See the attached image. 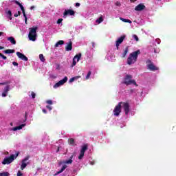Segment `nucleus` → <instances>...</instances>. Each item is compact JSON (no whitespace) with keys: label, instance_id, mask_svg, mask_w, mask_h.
I'll list each match as a JSON object with an SVG mask.
<instances>
[{"label":"nucleus","instance_id":"1","mask_svg":"<svg viewBox=\"0 0 176 176\" xmlns=\"http://www.w3.org/2000/svg\"><path fill=\"white\" fill-rule=\"evenodd\" d=\"M139 54H141V51L140 50L131 53L126 60L128 65H131L136 63L137 60H138Z\"/></svg>","mask_w":176,"mask_h":176},{"label":"nucleus","instance_id":"2","mask_svg":"<svg viewBox=\"0 0 176 176\" xmlns=\"http://www.w3.org/2000/svg\"><path fill=\"white\" fill-rule=\"evenodd\" d=\"M132 79H133V76L130 74H127L124 77V81L122 82V83L124 85H126V86H130V85H134L135 86H138V85H137V82H135V80H132Z\"/></svg>","mask_w":176,"mask_h":176},{"label":"nucleus","instance_id":"3","mask_svg":"<svg viewBox=\"0 0 176 176\" xmlns=\"http://www.w3.org/2000/svg\"><path fill=\"white\" fill-rule=\"evenodd\" d=\"M19 155H20V153L17 152L15 155L12 154L10 157H6L3 160L2 164L5 165V164H10V163H13V161L14 160V159H17V157L19 156Z\"/></svg>","mask_w":176,"mask_h":176},{"label":"nucleus","instance_id":"4","mask_svg":"<svg viewBox=\"0 0 176 176\" xmlns=\"http://www.w3.org/2000/svg\"><path fill=\"white\" fill-rule=\"evenodd\" d=\"M37 30H38V27L30 28V32L28 35L30 41H32V42H35V41H36Z\"/></svg>","mask_w":176,"mask_h":176},{"label":"nucleus","instance_id":"5","mask_svg":"<svg viewBox=\"0 0 176 176\" xmlns=\"http://www.w3.org/2000/svg\"><path fill=\"white\" fill-rule=\"evenodd\" d=\"M146 64H147V68L150 71H153V72L159 71V67L155 66V65H153V63H152L151 60L148 59L146 61Z\"/></svg>","mask_w":176,"mask_h":176},{"label":"nucleus","instance_id":"6","mask_svg":"<svg viewBox=\"0 0 176 176\" xmlns=\"http://www.w3.org/2000/svg\"><path fill=\"white\" fill-rule=\"evenodd\" d=\"M122 102L118 103V105H116L113 109V115L114 116H119L120 113L122 112Z\"/></svg>","mask_w":176,"mask_h":176},{"label":"nucleus","instance_id":"7","mask_svg":"<svg viewBox=\"0 0 176 176\" xmlns=\"http://www.w3.org/2000/svg\"><path fill=\"white\" fill-rule=\"evenodd\" d=\"M67 80H68V77L65 76L63 79L60 80L54 85V89H57V87H60V86H63V85H64L65 83H67Z\"/></svg>","mask_w":176,"mask_h":176},{"label":"nucleus","instance_id":"8","mask_svg":"<svg viewBox=\"0 0 176 176\" xmlns=\"http://www.w3.org/2000/svg\"><path fill=\"white\" fill-rule=\"evenodd\" d=\"M14 2L16 3V5H18V6L20 7L21 10L22 11V13L25 18V24H27V14H25V10L24 9V6H23V5H21V3L17 1H15Z\"/></svg>","mask_w":176,"mask_h":176},{"label":"nucleus","instance_id":"9","mask_svg":"<svg viewBox=\"0 0 176 176\" xmlns=\"http://www.w3.org/2000/svg\"><path fill=\"white\" fill-rule=\"evenodd\" d=\"M122 105L125 112V115H129V112H130V104L128 102H122Z\"/></svg>","mask_w":176,"mask_h":176},{"label":"nucleus","instance_id":"10","mask_svg":"<svg viewBox=\"0 0 176 176\" xmlns=\"http://www.w3.org/2000/svg\"><path fill=\"white\" fill-rule=\"evenodd\" d=\"M126 38V36L123 35L121 36L116 41V46L117 47V50H119V46L120 44L123 43V41H124Z\"/></svg>","mask_w":176,"mask_h":176},{"label":"nucleus","instance_id":"11","mask_svg":"<svg viewBox=\"0 0 176 176\" xmlns=\"http://www.w3.org/2000/svg\"><path fill=\"white\" fill-rule=\"evenodd\" d=\"M30 160V155H28L25 157L23 160L21 161V170H24L25 167H27L28 164L25 163V162Z\"/></svg>","mask_w":176,"mask_h":176},{"label":"nucleus","instance_id":"12","mask_svg":"<svg viewBox=\"0 0 176 176\" xmlns=\"http://www.w3.org/2000/svg\"><path fill=\"white\" fill-rule=\"evenodd\" d=\"M68 14H69V16H75V11H74V10H65L63 17H67Z\"/></svg>","mask_w":176,"mask_h":176},{"label":"nucleus","instance_id":"13","mask_svg":"<svg viewBox=\"0 0 176 176\" xmlns=\"http://www.w3.org/2000/svg\"><path fill=\"white\" fill-rule=\"evenodd\" d=\"M16 56L19 57V58H21V60H23V61H28V58L23 53L16 52Z\"/></svg>","mask_w":176,"mask_h":176},{"label":"nucleus","instance_id":"14","mask_svg":"<svg viewBox=\"0 0 176 176\" xmlns=\"http://www.w3.org/2000/svg\"><path fill=\"white\" fill-rule=\"evenodd\" d=\"M80 57H82V54L81 53H79L78 54H76L74 57L72 67H75L76 65V58H78V61H79V60H80Z\"/></svg>","mask_w":176,"mask_h":176},{"label":"nucleus","instance_id":"15","mask_svg":"<svg viewBox=\"0 0 176 176\" xmlns=\"http://www.w3.org/2000/svg\"><path fill=\"white\" fill-rule=\"evenodd\" d=\"M144 9H145V5L142 4V3L138 5L135 8V10H136V12H141V10H144Z\"/></svg>","mask_w":176,"mask_h":176},{"label":"nucleus","instance_id":"16","mask_svg":"<svg viewBox=\"0 0 176 176\" xmlns=\"http://www.w3.org/2000/svg\"><path fill=\"white\" fill-rule=\"evenodd\" d=\"M66 52H71L72 50V41H69L67 45L65 47Z\"/></svg>","mask_w":176,"mask_h":176},{"label":"nucleus","instance_id":"17","mask_svg":"<svg viewBox=\"0 0 176 176\" xmlns=\"http://www.w3.org/2000/svg\"><path fill=\"white\" fill-rule=\"evenodd\" d=\"M72 159H74V155H72L71 157H69V159L68 160L65 161L63 163L65 164H72V163L74 162L72 160Z\"/></svg>","mask_w":176,"mask_h":176},{"label":"nucleus","instance_id":"18","mask_svg":"<svg viewBox=\"0 0 176 176\" xmlns=\"http://www.w3.org/2000/svg\"><path fill=\"white\" fill-rule=\"evenodd\" d=\"M7 41H9L12 45H16V39H14V37L13 36L8 37Z\"/></svg>","mask_w":176,"mask_h":176},{"label":"nucleus","instance_id":"19","mask_svg":"<svg viewBox=\"0 0 176 176\" xmlns=\"http://www.w3.org/2000/svg\"><path fill=\"white\" fill-rule=\"evenodd\" d=\"M65 168H67V165H63V167L60 168V170L58 172H56L54 175H58V174H61V173H63Z\"/></svg>","mask_w":176,"mask_h":176},{"label":"nucleus","instance_id":"20","mask_svg":"<svg viewBox=\"0 0 176 176\" xmlns=\"http://www.w3.org/2000/svg\"><path fill=\"white\" fill-rule=\"evenodd\" d=\"M24 126H25V124H22L21 125L14 127L12 129V130H13V131H16V130H21V129H23V127H24Z\"/></svg>","mask_w":176,"mask_h":176},{"label":"nucleus","instance_id":"21","mask_svg":"<svg viewBox=\"0 0 176 176\" xmlns=\"http://www.w3.org/2000/svg\"><path fill=\"white\" fill-rule=\"evenodd\" d=\"M88 149V146L87 144H84L82 146V148L80 150V153H85V152H86Z\"/></svg>","mask_w":176,"mask_h":176},{"label":"nucleus","instance_id":"22","mask_svg":"<svg viewBox=\"0 0 176 176\" xmlns=\"http://www.w3.org/2000/svg\"><path fill=\"white\" fill-rule=\"evenodd\" d=\"M128 53H129V47H126L124 52H122V58H124V57H126V56Z\"/></svg>","mask_w":176,"mask_h":176},{"label":"nucleus","instance_id":"23","mask_svg":"<svg viewBox=\"0 0 176 176\" xmlns=\"http://www.w3.org/2000/svg\"><path fill=\"white\" fill-rule=\"evenodd\" d=\"M14 50H6L3 51V53L6 54H10L11 53H14Z\"/></svg>","mask_w":176,"mask_h":176},{"label":"nucleus","instance_id":"24","mask_svg":"<svg viewBox=\"0 0 176 176\" xmlns=\"http://www.w3.org/2000/svg\"><path fill=\"white\" fill-rule=\"evenodd\" d=\"M68 141H69V145H74V146L76 145V144H75V139H74V138H69V139L68 140Z\"/></svg>","mask_w":176,"mask_h":176},{"label":"nucleus","instance_id":"25","mask_svg":"<svg viewBox=\"0 0 176 176\" xmlns=\"http://www.w3.org/2000/svg\"><path fill=\"white\" fill-rule=\"evenodd\" d=\"M59 45H64V41L60 40L55 44V47H58Z\"/></svg>","mask_w":176,"mask_h":176},{"label":"nucleus","instance_id":"26","mask_svg":"<svg viewBox=\"0 0 176 176\" xmlns=\"http://www.w3.org/2000/svg\"><path fill=\"white\" fill-rule=\"evenodd\" d=\"M40 60L42 61V63H45L46 61V59H45V56H43V54L39 55Z\"/></svg>","mask_w":176,"mask_h":176},{"label":"nucleus","instance_id":"27","mask_svg":"<svg viewBox=\"0 0 176 176\" xmlns=\"http://www.w3.org/2000/svg\"><path fill=\"white\" fill-rule=\"evenodd\" d=\"M122 21H124V23H129V24H131V21L130 19H126L123 18H120Z\"/></svg>","mask_w":176,"mask_h":176},{"label":"nucleus","instance_id":"28","mask_svg":"<svg viewBox=\"0 0 176 176\" xmlns=\"http://www.w3.org/2000/svg\"><path fill=\"white\" fill-rule=\"evenodd\" d=\"M10 90V85H7L6 86V87L4 88V92L5 93H8V91Z\"/></svg>","mask_w":176,"mask_h":176},{"label":"nucleus","instance_id":"29","mask_svg":"<svg viewBox=\"0 0 176 176\" xmlns=\"http://www.w3.org/2000/svg\"><path fill=\"white\" fill-rule=\"evenodd\" d=\"M104 19H102V16L99 17V19L96 20V23L98 24H100V23H102Z\"/></svg>","mask_w":176,"mask_h":176},{"label":"nucleus","instance_id":"30","mask_svg":"<svg viewBox=\"0 0 176 176\" xmlns=\"http://www.w3.org/2000/svg\"><path fill=\"white\" fill-rule=\"evenodd\" d=\"M10 174L8 172L0 173V176H9Z\"/></svg>","mask_w":176,"mask_h":176},{"label":"nucleus","instance_id":"31","mask_svg":"<svg viewBox=\"0 0 176 176\" xmlns=\"http://www.w3.org/2000/svg\"><path fill=\"white\" fill-rule=\"evenodd\" d=\"M91 72L89 71V72H88L87 76L85 77L86 80H87L88 79L90 78V76H91Z\"/></svg>","mask_w":176,"mask_h":176},{"label":"nucleus","instance_id":"32","mask_svg":"<svg viewBox=\"0 0 176 176\" xmlns=\"http://www.w3.org/2000/svg\"><path fill=\"white\" fill-rule=\"evenodd\" d=\"M83 156H85V153L80 152V155L78 156L79 160H81V159H83Z\"/></svg>","mask_w":176,"mask_h":176},{"label":"nucleus","instance_id":"33","mask_svg":"<svg viewBox=\"0 0 176 176\" xmlns=\"http://www.w3.org/2000/svg\"><path fill=\"white\" fill-rule=\"evenodd\" d=\"M133 38L135 39V41H136V42H138V41H140V39L138 38V36H137L136 34H133Z\"/></svg>","mask_w":176,"mask_h":176},{"label":"nucleus","instance_id":"34","mask_svg":"<svg viewBox=\"0 0 176 176\" xmlns=\"http://www.w3.org/2000/svg\"><path fill=\"white\" fill-rule=\"evenodd\" d=\"M0 57H2L3 60H8V57L2 54V53H0Z\"/></svg>","mask_w":176,"mask_h":176},{"label":"nucleus","instance_id":"35","mask_svg":"<svg viewBox=\"0 0 176 176\" xmlns=\"http://www.w3.org/2000/svg\"><path fill=\"white\" fill-rule=\"evenodd\" d=\"M47 104H49L50 105H53V101L48 100L46 101Z\"/></svg>","mask_w":176,"mask_h":176},{"label":"nucleus","instance_id":"36","mask_svg":"<svg viewBox=\"0 0 176 176\" xmlns=\"http://www.w3.org/2000/svg\"><path fill=\"white\" fill-rule=\"evenodd\" d=\"M31 96H32V98H35V97H36V94H35V93H34V91H32Z\"/></svg>","mask_w":176,"mask_h":176},{"label":"nucleus","instance_id":"37","mask_svg":"<svg viewBox=\"0 0 176 176\" xmlns=\"http://www.w3.org/2000/svg\"><path fill=\"white\" fill-rule=\"evenodd\" d=\"M56 23H57V24H61V23H63V19H58Z\"/></svg>","mask_w":176,"mask_h":176},{"label":"nucleus","instance_id":"38","mask_svg":"<svg viewBox=\"0 0 176 176\" xmlns=\"http://www.w3.org/2000/svg\"><path fill=\"white\" fill-rule=\"evenodd\" d=\"M69 83H72V82H75V78L72 77V78L69 79Z\"/></svg>","mask_w":176,"mask_h":176},{"label":"nucleus","instance_id":"39","mask_svg":"<svg viewBox=\"0 0 176 176\" xmlns=\"http://www.w3.org/2000/svg\"><path fill=\"white\" fill-rule=\"evenodd\" d=\"M17 176H23V173H21V171L19 170L17 172V174H16Z\"/></svg>","mask_w":176,"mask_h":176},{"label":"nucleus","instance_id":"40","mask_svg":"<svg viewBox=\"0 0 176 176\" xmlns=\"http://www.w3.org/2000/svg\"><path fill=\"white\" fill-rule=\"evenodd\" d=\"M12 65L14 66V67H18L19 66V63L17 62H12Z\"/></svg>","mask_w":176,"mask_h":176},{"label":"nucleus","instance_id":"41","mask_svg":"<svg viewBox=\"0 0 176 176\" xmlns=\"http://www.w3.org/2000/svg\"><path fill=\"white\" fill-rule=\"evenodd\" d=\"M74 78V80H77V79H79L81 78L80 76H75V77H73Z\"/></svg>","mask_w":176,"mask_h":176},{"label":"nucleus","instance_id":"42","mask_svg":"<svg viewBox=\"0 0 176 176\" xmlns=\"http://www.w3.org/2000/svg\"><path fill=\"white\" fill-rule=\"evenodd\" d=\"M6 96H8V93L3 91V92L2 93V97H6Z\"/></svg>","mask_w":176,"mask_h":176},{"label":"nucleus","instance_id":"43","mask_svg":"<svg viewBox=\"0 0 176 176\" xmlns=\"http://www.w3.org/2000/svg\"><path fill=\"white\" fill-rule=\"evenodd\" d=\"M7 14H9V16H10V17H12V11L8 10V12H7Z\"/></svg>","mask_w":176,"mask_h":176},{"label":"nucleus","instance_id":"44","mask_svg":"<svg viewBox=\"0 0 176 176\" xmlns=\"http://www.w3.org/2000/svg\"><path fill=\"white\" fill-rule=\"evenodd\" d=\"M115 5H116V6H120V2L117 1V2H116Z\"/></svg>","mask_w":176,"mask_h":176},{"label":"nucleus","instance_id":"45","mask_svg":"<svg viewBox=\"0 0 176 176\" xmlns=\"http://www.w3.org/2000/svg\"><path fill=\"white\" fill-rule=\"evenodd\" d=\"M46 108L47 109H49L50 111H52V107H50V106H49V105H47L46 106Z\"/></svg>","mask_w":176,"mask_h":176},{"label":"nucleus","instance_id":"46","mask_svg":"<svg viewBox=\"0 0 176 176\" xmlns=\"http://www.w3.org/2000/svg\"><path fill=\"white\" fill-rule=\"evenodd\" d=\"M79 6H80V3H76V7L79 8Z\"/></svg>","mask_w":176,"mask_h":176},{"label":"nucleus","instance_id":"47","mask_svg":"<svg viewBox=\"0 0 176 176\" xmlns=\"http://www.w3.org/2000/svg\"><path fill=\"white\" fill-rule=\"evenodd\" d=\"M42 111L43 113H47V111H46V109H43Z\"/></svg>","mask_w":176,"mask_h":176},{"label":"nucleus","instance_id":"48","mask_svg":"<svg viewBox=\"0 0 176 176\" xmlns=\"http://www.w3.org/2000/svg\"><path fill=\"white\" fill-rule=\"evenodd\" d=\"M33 9H35V6H32L30 7V10H32Z\"/></svg>","mask_w":176,"mask_h":176},{"label":"nucleus","instance_id":"49","mask_svg":"<svg viewBox=\"0 0 176 176\" xmlns=\"http://www.w3.org/2000/svg\"><path fill=\"white\" fill-rule=\"evenodd\" d=\"M3 85H6V82H1L0 83V86L1 85V86H3Z\"/></svg>","mask_w":176,"mask_h":176},{"label":"nucleus","instance_id":"50","mask_svg":"<svg viewBox=\"0 0 176 176\" xmlns=\"http://www.w3.org/2000/svg\"><path fill=\"white\" fill-rule=\"evenodd\" d=\"M21 12L18 11V16H21Z\"/></svg>","mask_w":176,"mask_h":176},{"label":"nucleus","instance_id":"51","mask_svg":"<svg viewBox=\"0 0 176 176\" xmlns=\"http://www.w3.org/2000/svg\"><path fill=\"white\" fill-rule=\"evenodd\" d=\"M14 17H19V14H14Z\"/></svg>","mask_w":176,"mask_h":176},{"label":"nucleus","instance_id":"52","mask_svg":"<svg viewBox=\"0 0 176 176\" xmlns=\"http://www.w3.org/2000/svg\"><path fill=\"white\" fill-rule=\"evenodd\" d=\"M3 49H5V47L0 46V50H3Z\"/></svg>","mask_w":176,"mask_h":176},{"label":"nucleus","instance_id":"53","mask_svg":"<svg viewBox=\"0 0 176 176\" xmlns=\"http://www.w3.org/2000/svg\"><path fill=\"white\" fill-rule=\"evenodd\" d=\"M27 112L25 113V120H27Z\"/></svg>","mask_w":176,"mask_h":176},{"label":"nucleus","instance_id":"54","mask_svg":"<svg viewBox=\"0 0 176 176\" xmlns=\"http://www.w3.org/2000/svg\"><path fill=\"white\" fill-rule=\"evenodd\" d=\"M2 35H3V32H0V36H2Z\"/></svg>","mask_w":176,"mask_h":176},{"label":"nucleus","instance_id":"55","mask_svg":"<svg viewBox=\"0 0 176 176\" xmlns=\"http://www.w3.org/2000/svg\"><path fill=\"white\" fill-rule=\"evenodd\" d=\"M137 0H130L131 2H135Z\"/></svg>","mask_w":176,"mask_h":176},{"label":"nucleus","instance_id":"56","mask_svg":"<svg viewBox=\"0 0 176 176\" xmlns=\"http://www.w3.org/2000/svg\"><path fill=\"white\" fill-rule=\"evenodd\" d=\"M59 151H60V148H58L56 152H59Z\"/></svg>","mask_w":176,"mask_h":176},{"label":"nucleus","instance_id":"57","mask_svg":"<svg viewBox=\"0 0 176 176\" xmlns=\"http://www.w3.org/2000/svg\"><path fill=\"white\" fill-rule=\"evenodd\" d=\"M76 60H77V62H78V58H76Z\"/></svg>","mask_w":176,"mask_h":176},{"label":"nucleus","instance_id":"58","mask_svg":"<svg viewBox=\"0 0 176 176\" xmlns=\"http://www.w3.org/2000/svg\"><path fill=\"white\" fill-rule=\"evenodd\" d=\"M10 20H12V18H10Z\"/></svg>","mask_w":176,"mask_h":176}]
</instances>
